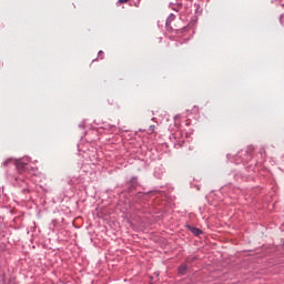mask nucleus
<instances>
[{
	"label": "nucleus",
	"instance_id": "obj_1",
	"mask_svg": "<svg viewBox=\"0 0 284 284\" xmlns=\"http://www.w3.org/2000/svg\"><path fill=\"white\" fill-rule=\"evenodd\" d=\"M196 24V21H191L186 27L183 29H180L178 31V34H181L184 37V39H192L194 37V26Z\"/></svg>",
	"mask_w": 284,
	"mask_h": 284
},
{
	"label": "nucleus",
	"instance_id": "obj_2",
	"mask_svg": "<svg viewBox=\"0 0 284 284\" xmlns=\"http://www.w3.org/2000/svg\"><path fill=\"white\" fill-rule=\"evenodd\" d=\"M14 163L16 168L18 170H23L28 163H26V160H13V159H8L7 161L3 162V165H8V163Z\"/></svg>",
	"mask_w": 284,
	"mask_h": 284
},
{
	"label": "nucleus",
	"instance_id": "obj_3",
	"mask_svg": "<svg viewBox=\"0 0 284 284\" xmlns=\"http://www.w3.org/2000/svg\"><path fill=\"white\" fill-rule=\"evenodd\" d=\"M186 8H193L196 17H201V14L203 12V9H201V4L193 3L192 1H189L186 3Z\"/></svg>",
	"mask_w": 284,
	"mask_h": 284
},
{
	"label": "nucleus",
	"instance_id": "obj_4",
	"mask_svg": "<svg viewBox=\"0 0 284 284\" xmlns=\"http://www.w3.org/2000/svg\"><path fill=\"white\" fill-rule=\"evenodd\" d=\"M174 19H176V16H174V13H171L165 22V27L168 28V30H172V21H174Z\"/></svg>",
	"mask_w": 284,
	"mask_h": 284
},
{
	"label": "nucleus",
	"instance_id": "obj_5",
	"mask_svg": "<svg viewBox=\"0 0 284 284\" xmlns=\"http://www.w3.org/2000/svg\"><path fill=\"white\" fill-rule=\"evenodd\" d=\"M178 272L179 274H182V275L185 274V272H187V263L180 265L178 268Z\"/></svg>",
	"mask_w": 284,
	"mask_h": 284
},
{
	"label": "nucleus",
	"instance_id": "obj_6",
	"mask_svg": "<svg viewBox=\"0 0 284 284\" xmlns=\"http://www.w3.org/2000/svg\"><path fill=\"white\" fill-rule=\"evenodd\" d=\"M192 233L194 234V236H201V234H203V231H201V229L193 227Z\"/></svg>",
	"mask_w": 284,
	"mask_h": 284
},
{
	"label": "nucleus",
	"instance_id": "obj_7",
	"mask_svg": "<svg viewBox=\"0 0 284 284\" xmlns=\"http://www.w3.org/2000/svg\"><path fill=\"white\" fill-rule=\"evenodd\" d=\"M196 258H197L196 256L187 257V258L185 260L186 265L190 264V263H194V261H196Z\"/></svg>",
	"mask_w": 284,
	"mask_h": 284
},
{
	"label": "nucleus",
	"instance_id": "obj_8",
	"mask_svg": "<svg viewBox=\"0 0 284 284\" xmlns=\"http://www.w3.org/2000/svg\"><path fill=\"white\" fill-rule=\"evenodd\" d=\"M154 130H156V126L153 124V125H150L149 128V134H154Z\"/></svg>",
	"mask_w": 284,
	"mask_h": 284
},
{
	"label": "nucleus",
	"instance_id": "obj_9",
	"mask_svg": "<svg viewBox=\"0 0 284 284\" xmlns=\"http://www.w3.org/2000/svg\"><path fill=\"white\" fill-rule=\"evenodd\" d=\"M183 143H185V140H180V141L178 142V145H180V148H183Z\"/></svg>",
	"mask_w": 284,
	"mask_h": 284
},
{
	"label": "nucleus",
	"instance_id": "obj_10",
	"mask_svg": "<svg viewBox=\"0 0 284 284\" xmlns=\"http://www.w3.org/2000/svg\"><path fill=\"white\" fill-rule=\"evenodd\" d=\"M98 57L99 59H103V51H99Z\"/></svg>",
	"mask_w": 284,
	"mask_h": 284
},
{
	"label": "nucleus",
	"instance_id": "obj_11",
	"mask_svg": "<svg viewBox=\"0 0 284 284\" xmlns=\"http://www.w3.org/2000/svg\"><path fill=\"white\" fill-rule=\"evenodd\" d=\"M130 0H118V3H128Z\"/></svg>",
	"mask_w": 284,
	"mask_h": 284
},
{
	"label": "nucleus",
	"instance_id": "obj_12",
	"mask_svg": "<svg viewBox=\"0 0 284 284\" xmlns=\"http://www.w3.org/2000/svg\"><path fill=\"white\" fill-rule=\"evenodd\" d=\"M176 6H183V2L181 0H176Z\"/></svg>",
	"mask_w": 284,
	"mask_h": 284
},
{
	"label": "nucleus",
	"instance_id": "obj_13",
	"mask_svg": "<svg viewBox=\"0 0 284 284\" xmlns=\"http://www.w3.org/2000/svg\"><path fill=\"white\" fill-rule=\"evenodd\" d=\"M179 135H181V131H179V132L175 133V136H179Z\"/></svg>",
	"mask_w": 284,
	"mask_h": 284
}]
</instances>
